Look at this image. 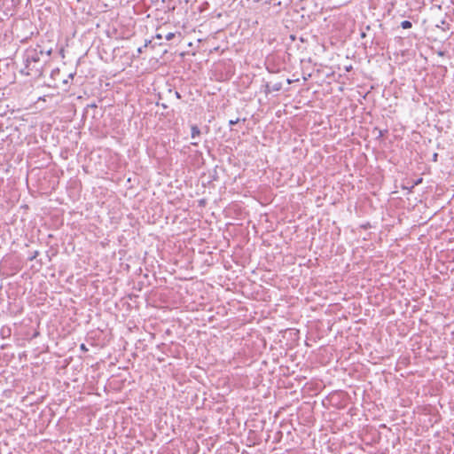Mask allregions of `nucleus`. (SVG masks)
<instances>
[{
  "label": "nucleus",
  "mask_w": 454,
  "mask_h": 454,
  "mask_svg": "<svg viewBox=\"0 0 454 454\" xmlns=\"http://www.w3.org/2000/svg\"><path fill=\"white\" fill-rule=\"evenodd\" d=\"M422 180L423 179L420 177V178L417 179L416 181H414V183L411 185V188H414V186L419 185V184H421Z\"/></svg>",
  "instance_id": "1a4fd4ad"
},
{
  "label": "nucleus",
  "mask_w": 454,
  "mask_h": 454,
  "mask_svg": "<svg viewBox=\"0 0 454 454\" xmlns=\"http://www.w3.org/2000/svg\"><path fill=\"white\" fill-rule=\"evenodd\" d=\"M365 36H366L365 33H364V32H362V33H361V37H362V38H364Z\"/></svg>",
  "instance_id": "2eb2a0df"
},
{
  "label": "nucleus",
  "mask_w": 454,
  "mask_h": 454,
  "mask_svg": "<svg viewBox=\"0 0 454 454\" xmlns=\"http://www.w3.org/2000/svg\"><path fill=\"white\" fill-rule=\"evenodd\" d=\"M439 55H440V56H442V55H443V52H442V51H440V52H439Z\"/></svg>",
  "instance_id": "412c9836"
},
{
  "label": "nucleus",
  "mask_w": 454,
  "mask_h": 454,
  "mask_svg": "<svg viewBox=\"0 0 454 454\" xmlns=\"http://www.w3.org/2000/svg\"><path fill=\"white\" fill-rule=\"evenodd\" d=\"M200 134V130L198 128V126L192 125V128H191V137H192V138H195V137H199Z\"/></svg>",
  "instance_id": "20e7f679"
},
{
  "label": "nucleus",
  "mask_w": 454,
  "mask_h": 454,
  "mask_svg": "<svg viewBox=\"0 0 454 454\" xmlns=\"http://www.w3.org/2000/svg\"><path fill=\"white\" fill-rule=\"evenodd\" d=\"M437 156H438V155H437V153H434V160H437Z\"/></svg>",
  "instance_id": "f3484780"
},
{
  "label": "nucleus",
  "mask_w": 454,
  "mask_h": 454,
  "mask_svg": "<svg viewBox=\"0 0 454 454\" xmlns=\"http://www.w3.org/2000/svg\"><path fill=\"white\" fill-rule=\"evenodd\" d=\"M402 189H403V190H407L408 193H411V192H412V189H413V188H411V187H408V186L403 185V186H402Z\"/></svg>",
  "instance_id": "9b49d317"
},
{
  "label": "nucleus",
  "mask_w": 454,
  "mask_h": 454,
  "mask_svg": "<svg viewBox=\"0 0 454 454\" xmlns=\"http://www.w3.org/2000/svg\"><path fill=\"white\" fill-rule=\"evenodd\" d=\"M80 348H81V350H82V351H84V352L88 351L87 347H86V346H85V344H83V343H82V344H81Z\"/></svg>",
  "instance_id": "f8f14e48"
},
{
  "label": "nucleus",
  "mask_w": 454,
  "mask_h": 454,
  "mask_svg": "<svg viewBox=\"0 0 454 454\" xmlns=\"http://www.w3.org/2000/svg\"><path fill=\"white\" fill-rule=\"evenodd\" d=\"M281 88H282V84H281L280 82H278V83H275L273 86H272V85H270V83H266V84H265V90H264V92H265L266 94H269V93H270V92H272V91H278V90H281Z\"/></svg>",
  "instance_id": "7ed1b4c3"
},
{
  "label": "nucleus",
  "mask_w": 454,
  "mask_h": 454,
  "mask_svg": "<svg viewBox=\"0 0 454 454\" xmlns=\"http://www.w3.org/2000/svg\"><path fill=\"white\" fill-rule=\"evenodd\" d=\"M52 52V48H46L42 44L30 46L21 54L22 66L20 74L31 76L40 75L45 58H48Z\"/></svg>",
  "instance_id": "f257e3e1"
},
{
  "label": "nucleus",
  "mask_w": 454,
  "mask_h": 454,
  "mask_svg": "<svg viewBox=\"0 0 454 454\" xmlns=\"http://www.w3.org/2000/svg\"><path fill=\"white\" fill-rule=\"evenodd\" d=\"M1 335L2 337H8L11 335V329L9 327H3L1 329Z\"/></svg>",
  "instance_id": "39448f33"
},
{
  "label": "nucleus",
  "mask_w": 454,
  "mask_h": 454,
  "mask_svg": "<svg viewBox=\"0 0 454 454\" xmlns=\"http://www.w3.org/2000/svg\"><path fill=\"white\" fill-rule=\"evenodd\" d=\"M239 121V118H237L236 120H230L229 125H230V127H232L233 125L237 124Z\"/></svg>",
  "instance_id": "6e6552de"
},
{
  "label": "nucleus",
  "mask_w": 454,
  "mask_h": 454,
  "mask_svg": "<svg viewBox=\"0 0 454 454\" xmlns=\"http://www.w3.org/2000/svg\"><path fill=\"white\" fill-rule=\"evenodd\" d=\"M379 135H380V136H382V135H383L382 130H379Z\"/></svg>",
  "instance_id": "a211bd4d"
},
{
  "label": "nucleus",
  "mask_w": 454,
  "mask_h": 454,
  "mask_svg": "<svg viewBox=\"0 0 454 454\" xmlns=\"http://www.w3.org/2000/svg\"><path fill=\"white\" fill-rule=\"evenodd\" d=\"M401 27L403 28V29H408V28H411L412 27V24L410 20H403L401 22Z\"/></svg>",
  "instance_id": "423d86ee"
},
{
  "label": "nucleus",
  "mask_w": 454,
  "mask_h": 454,
  "mask_svg": "<svg viewBox=\"0 0 454 454\" xmlns=\"http://www.w3.org/2000/svg\"><path fill=\"white\" fill-rule=\"evenodd\" d=\"M19 2V0H0V11H3L6 16L12 15Z\"/></svg>",
  "instance_id": "f03ea898"
},
{
  "label": "nucleus",
  "mask_w": 454,
  "mask_h": 454,
  "mask_svg": "<svg viewBox=\"0 0 454 454\" xmlns=\"http://www.w3.org/2000/svg\"><path fill=\"white\" fill-rule=\"evenodd\" d=\"M38 254H39V252H38V251H35V252L34 253V254L29 258V260H31V261H32V260H34V259L38 255Z\"/></svg>",
  "instance_id": "ddd939ff"
},
{
  "label": "nucleus",
  "mask_w": 454,
  "mask_h": 454,
  "mask_svg": "<svg viewBox=\"0 0 454 454\" xmlns=\"http://www.w3.org/2000/svg\"><path fill=\"white\" fill-rule=\"evenodd\" d=\"M351 69H352V67H351V66H349V67H346V70H347V71H349V70H351Z\"/></svg>",
  "instance_id": "dca6fc26"
},
{
  "label": "nucleus",
  "mask_w": 454,
  "mask_h": 454,
  "mask_svg": "<svg viewBox=\"0 0 454 454\" xmlns=\"http://www.w3.org/2000/svg\"><path fill=\"white\" fill-rule=\"evenodd\" d=\"M175 37V33L169 32L165 35L166 40L170 41Z\"/></svg>",
  "instance_id": "0eeeda50"
},
{
  "label": "nucleus",
  "mask_w": 454,
  "mask_h": 454,
  "mask_svg": "<svg viewBox=\"0 0 454 454\" xmlns=\"http://www.w3.org/2000/svg\"><path fill=\"white\" fill-rule=\"evenodd\" d=\"M155 38L161 39L162 35L160 34H156Z\"/></svg>",
  "instance_id": "4468645a"
},
{
  "label": "nucleus",
  "mask_w": 454,
  "mask_h": 454,
  "mask_svg": "<svg viewBox=\"0 0 454 454\" xmlns=\"http://www.w3.org/2000/svg\"><path fill=\"white\" fill-rule=\"evenodd\" d=\"M192 145H198V143H197V142H193V143H192Z\"/></svg>",
  "instance_id": "6ab92c4d"
},
{
  "label": "nucleus",
  "mask_w": 454,
  "mask_h": 454,
  "mask_svg": "<svg viewBox=\"0 0 454 454\" xmlns=\"http://www.w3.org/2000/svg\"><path fill=\"white\" fill-rule=\"evenodd\" d=\"M147 47V43H145L144 46L137 48V54H140L143 52V50Z\"/></svg>",
  "instance_id": "9d476101"
},
{
  "label": "nucleus",
  "mask_w": 454,
  "mask_h": 454,
  "mask_svg": "<svg viewBox=\"0 0 454 454\" xmlns=\"http://www.w3.org/2000/svg\"><path fill=\"white\" fill-rule=\"evenodd\" d=\"M446 22L444 20L442 21V26H444Z\"/></svg>",
  "instance_id": "aec40b11"
}]
</instances>
